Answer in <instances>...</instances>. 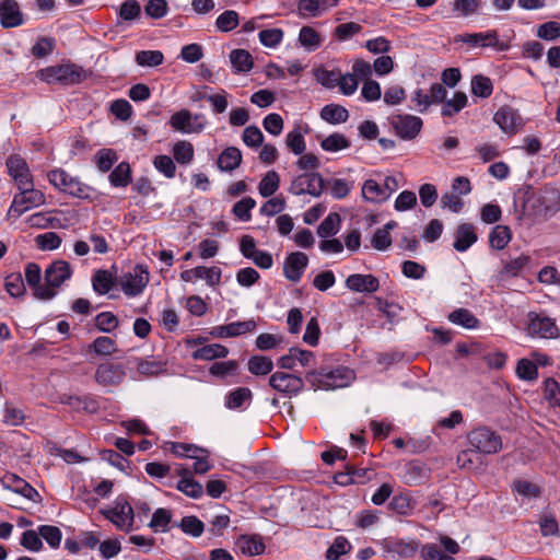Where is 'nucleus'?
Returning <instances> with one entry per match:
<instances>
[{
    "mask_svg": "<svg viewBox=\"0 0 560 560\" xmlns=\"http://www.w3.org/2000/svg\"><path fill=\"white\" fill-rule=\"evenodd\" d=\"M299 43L308 51H313L322 45V38L319 33L312 26H303L299 33Z\"/></svg>",
    "mask_w": 560,
    "mask_h": 560,
    "instance_id": "79ce46f5",
    "label": "nucleus"
},
{
    "mask_svg": "<svg viewBox=\"0 0 560 560\" xmlns=\"http://www.w3.org/2000/svg\"><path fill=\"white\" fill-rule=\"evenodd\" d=\"M115 283L116 278L109 270L98 269L92 276V287L98 295L107 294Z\"/></svg>",
    "mask_w": 560,
    "mask_h": 560,
    "instance_id": "a878e982",
    "label": "nucleus"
},
{
    "mask_svg": "<svg viewBox=\"0 0 560 560\" xmlns=\"http://www.w3.org/2000/svg\"><path fill=\"white\" fill-rule=\"evenodd\" d=\"M118 324L117 316L112 312H102L95 316V326L102 332H112Z\"/></svg>",
    "mask_w": 560,
    "mask_h": 560,
    "instance_id": "0e129e2a",
    "label": "nucleus"
},
{
    "mask_svg": "<svg viewBox=\"0 0 560 560\" xmlns=\"http://www.w3.org/2000/svg\"><path fill=\"white\" fill-rule=\"evenodd\" d=\"M467 105V95L457 91L452 100L444 102L441 114L444 117H452L459 113Z\"/></svg>",
    "mask_w": 560,
    "mask_h": 560,
    "instance_id": "c03bdc74",
    "label": "nucleus"
},
{
    "mask_svg": "<svg viewBox=\"0 0 560 560\" xmlns=\"http://www.w3.org/2000/svg\"><path fill=\"white\" fill-rule=\"evenodd\" d=\"M236 547L243 555L258 556L265 551V544L257 535H242L236 541Z\"/></svg>",
    "mask_w": 560,
    "mask_h": 560,
    "instance_id": "393cba45",
    "label": "nucleus"
},
{
    "mask_svg": "<svg viewBox=\"0 0 560 560\" xmlns=\"http://www.w3.org/2000/svg\"><path fill=\"white\" fill-rule=\"evenodd\" d=\"M341 217L337 212H330L318 225L317 235L326 238L336 235L339 232Z\"/></svg>",
    "mask_w": 560,
    "mask_h": 560,
    "instance_id": "4c0bfd02",
    "label": "nucleus"
},
{
    "mask_svg": "<svg viewBox=\"0 0 560 560\" xmlns=\"http://www.w3.org/2000/svg\"><path fill=\"white\" fill-rule=\"evenodd\" d=\"M320 118L328 124L338 125L346 122L349 118L348 110L338 104H328L320 109Z\"/></svg>",
    "mask_w": 560,
    "mask_h": 560,
    "instance_id": "c756f323",
    "label": "nucleus"
},
{
    "mask_svg": "<svg viewBox=\"0 0 560 560\" xmlns=\"http://www.w3.org/2000/svg\"><path fill=\"white\" fill-rule=\"evenodd\" d=\"M125 376L126 372L121 364L106 361L96 368L94 380L101 386L110 387L119 385Z\"/></svg>",
    "mask_w": 560,
    "mask_h": 560,
    "instance_id": "f8f14e48",
    "label": "nucleus"
},
{
    "mask_svg": "<svg viewBox=\"0 0 560 560\" xmlns=\"http://www.w3.org/2000/svg\"><path fill=\"white\" fill-rule=\"evenodd\" d=\"M248 371L256 376H264L272 372L273 362L269 357L252 355L247 363Z\"/></svg>",
    "mask_w": 560,
    "mask_h": 560,
    "instance_id": "ea45409f",
    "label": "nucleus"
},
{
    "mask_svg": "<svg viewBox=\"0 0 560 560\" xmlns=\"http://www.w3.org/2000/svg\"><path fill=\"white\" fill-rule=\"evenodd\" d=\"M326 188V180L319 173L310 172L295 176L289 187L292 195L300 196L308 194L319 197Z\"/></svg>",
    "mask_w": 560,
    "mask_h": 560,
    "instance_id": "423d86ee",
    "label": "nucleus"
},
{
    "mask_svg": "<svg viewBox=\"0 0 560 560\" xmlns=\"http://www.w3.org/2000/svg\"><path fill=\"white\" fill-rule=\"evenodd\" d=\"M284 32L281 28H267L259 32V42L268 48H275L283 40Z\"/></svg>",
    "mask_w": 560,
    "mask_h": 560,
    "instance_id": "680f3d73",
    "label": "nucleus"
},
{
    "mask_svg": "<svg viewBox=\"0 0 560 560\" xmlns=\"http://www.w3.org/2000/svg\"><path fill=\"white\" fill-rule=\"evenodd\" d=\"M253 398L252 390L247 387H237L225 395V407L229 409L242 408L249 405Z\"/></svg>",
    "mask_w": 560,
    "mask_h": 560,
    "instance_id": "c85d7f7f",
    "label": "nucleus"
},
{
    "mask_svg": "<svg viewBox=\"0 0 560 560\" xmlns=\"http://www.w3.org/2000/svg\"><path fill=\"white\" fill-rule=\"evenodd\" d=\"M24 23L23 13L16 0L0 1V24L3 28H13Z\"/></svg>",
    "mask_w": 560,
    "mask_h": 560,
    "instance_id": "6ab92c4d",
    "label": "nucleus"
},
{
    "mask_svg": "<svg viewBox=\"0 0 560 560\" xmlns=\"http://www.w3.org/2000/svg\"><path fill=\"white\" fill-rule=\"evenodd\" d=\"M173 155L179 164H189L194 159V147L188 141H178L173 147Z\"/></svg>",
    "mask_w": 560,
    "mask_h": 560,
    "instance_id": "4d7b16f0",
    "label": "nucleus"
},
{
    "mask_svg": "<svg viewBox=\"0 0 560 560\" xmlns=\"http://www.w3.org/2000/svg\"><path fill=\"white\" fill-rule=\"evenodd\" d=\"M149 282V270L145 265L138 264L132 271L120 277L119 284L127 296L141 294Z\"/></svg>",
    "mask_w": 560,
    "mask_h": 560,
    "instance_id": "6e6552de",
    "label": "nucleus"
},
{
    "mask_svg": "<svg viewBox=\"0 0 560 560\" xmlns=\"http://www.w3.org/2000/svg\"><path fill=\"white\" fill-rule=\"evenodd\" d=\"M1 482L5 489L21 494L33 502L42 501L39 492L30 482L15 474L7 472Z\"/></svg>",
    "mask_w": 560,
    "mask_h": 560,
    "instance_id": "dca6fc26",
    "label": "nucleus"
},
{
    "mask_svg": "<svg viewBox=\"0 0 560 560\" xmlns=\"http://www.w3.org/2000/svg\"><path fill=\"white\" fill-rule=\"evenodd\" d=\"M90 351L97 355H110L116 352V341L106 336L97 337L89 345L88 352Z\"/></svg>",
    "mask_w": 560,
    "mask_h": 560,
    "instance_id": "a18cd8bd",
    "label": "nucleus"
},
{
    "mask_svg": "<svg viewBox=\"0 0 560 560\" xmlns=\"http://www.w3.org/2000/svg\"><path fill=\"white\" fill-rule=\"evenodd\" d=\"M420 542L418 540L406 541L404 539H396L387 542L386 548L389 552L397 553L402 558H412L418 549Z\"/></svg>",
    "mask_w": 560,
    "mask_h": 560,
    "instance_id": "7c9ffc66",
    "label": "nucleus"
},
{
    "mask_svg": "<svg viewBox=\"0 0 560 560\" xmlns=\"http://www.w3.org/2000/svg\"><path fill=\"white\" fill-rule=\"evenodd\" d=\"M308 264V257L302 252H294L287 256L283 272L288 280L292 282L300 281Z\"/></svg>",
    "mask_w": 560,
    "mask_h": 560,
    "instance_id": "aec40b11",
    "label": "nucleus"
},
{
    "mask_svg": "<svg viewBox=\"0 0 560 560\" xmlns=\"http://www.w3.org/2000/svg\"><path fill=\"white\" fill-rule=\"evenodd\" d=\"M72 276V268L66 260H56L50 264L45 270V283L46 287L51 288L56 291L66 280Z\"/></svg>",
    "mask_w": 560,
    "mask_h": 560,
    "instance_id": "f3484780",
    "label": "nucleus"
},
{
    "mask_svg": "<svg viewBox=\"0 0 560 560\" xmlns=\"http://www.w3.org/2000/svg\"><path fill=\"white\" fill-rule=\"evenodd\" d=\"M512 238V231L508 225H495L489 234V245L492 249H503Z\"/></svg>",
    "mask_w": 560,
    "mask_h": 560,
    "instance_id": "72a5a7b5",
    "label": "nucleus"
},
{
    "mask_svg": "<svg viewBox=\"0 0 560 560\" xmlns=\"http://www.w3.org/2000/svg\"><path fill=\"white\" fill-rule=\"evenodd\" d=\"M280 178L276 171H269L258 185L259 194L267 198L272 196L279 188Z\"/></svg>",
    "mask_w": 560,
    "mask_h": 560,
    "instance_id": "09e8293b",
    "label": "nucleus"
},
{
    "mask_svg": "<svg viewBox=\"0 0 560 560\" xmlns=\"http://www.w3.org/2000/svg\"><path fill=\"white\" fill-rule=\"evenodd\" d=\"M166 450H170L177 457H197L200 453H207L206 448L199 447L195 444H188L183 442H167Z\"/></svg>",
    "mask_w": 560,
    "mask_h": 560,
    "instance_id": "58836bf2",
    "label": "nucleus"
},
{
    "mask_svg": "<svg viewBox=\"0 0 560 560\" xmlns=\"http://www.w3.org/2000/svg\"><path fill=\"white\" fill-rule=\"evenodd\" d=\"M138 372L144 376H156L166 371L165 363L156 360L135 359Z\"/></svg>",
    "mask_w": 560,
    "mask_h": 560,
    "instance_id": "37998d69",
    "label": "nucleus"
},
{
    "mask_svg": "<svg viewBox=\"0 0 560 560\" xmlns=\"http://www.w3.org/2000/svg\"><path fill=\"white\" fill-rule=\"evenodd\" d=\"M471 93L481 98H488L493 93V83L490 78L483 74H476L470 82Z\"/></svg>",
    "mask_w": 560,
    "mask_h": 560,
    "instance_id": "a19ab883",
    "label": "nucleus"
},
{
    "mask_svg": "<svg viewBox=\"0 0 560 560\" xmlns=\"http://www.w3.org/2000/svg\"><path fill=\"white\" fill-rule=\"evenodd\" d=\"M532 258L529 255L522 254L503 264L502 269L498 272L500 280H508L510 278L518 277L522 271L529 265Z\"/></svg>",
    "mask_w": 560,
    "mask_h": 560,
    "instance_id": "5701e85b",
    "label": "nucleus"
},
{
    "mask_svg": "<svg viewBox=\"0 0 560 560\" xmlns=\"http://www.w3.org/2000/svg\"><path fill=\"white\" fill-rule=\"evenodd\" d=\"M38 534L51 548H58L61 542L62 533L59 527L54 525L38 526Z\"/></svg>",
    "mask_w": 560,
    "mask_h": 560,
    "instance_id": "e2e57ef3",
    "label": "nucleus"
},
{
    "mask_svg": "<svg viewBox=\"0 0 560 560\" xmlns=\"http://www.w3.org/2000/svg\"><path fill=\"white\" fill-rule=\"evenodd\" d=\"M528 331L541 338H558L560 335L555 319L535 312L528 313Z\"/></svg>",
    "mask_w": 560,
    "mask_h": 560,
    "instance_id": "4468645a",
    "label": "nucleus"
},
{
    "mask_svg": "<svg viewBox=\"0 0 560 560\" xmlns=\"http://www.w3.org/2000/svg\"><path fill=\"white\" fill-rule=\"evenodd\" d=\"M242 159V152L238 148L228 147L218 156L217 166L221 172L231 173L240 167Z\"/></svg>",
    "mask_w": 560,
    "mask_h": 560,
    "instance_id": "b1692460",
    "label": "nucleus"
},
{
    "mask_svg": "<svg viewBox=\"0 0 560 560\" xmlns=\"http://www.w3.org/2000/svg\"><path fill=\"white\" fill-rule=\"evenodd\" d=\"M428 477L425 467L418 460L405 465V483L416 486L422 483Z\"/></svg>",
    "mask_w": 560,
    "mask_h": 560,
    "instance_id": "473e14b6",
    "label": "nucleus"
},
{
    "mask_svg": "<svg viewBox=\"0 0 560 560\" xmlns=\"http://www.w3.org/2000/svg\"><path fill=\"white\" fill-rule=\"evenodd\" d=\"M95 158L96 166L103 173L110 171L118 161L117 152L113 149H101Z\"/></svg>",
    "mask_w": 560,
    "mask_h": 560,
    "instance_id": "6e6d98bb",
    "label": "nucleus"
},
{
    "mask_svg": "<svg viewBox=\"0 0 560 560\" xmlns=\"http://www.w3.org/2000/svg\"><path fill=\"white\" fill-rule=\"evenodd\" d=\"M493 121L509 136L516 135L525 125L518 110L510 105L501 106L493 115Z\"/></svg>",
    "mask_w": 560,
    "mask_h": 560,
    "instance_id": "9d476101",
    "label": "nucleus"
},
{
    "mask_svg": "<svg viewBox=\"0 0 560 560\" xmlns=\"http://www.w3.org/2000/svg\"><path fill=\"white\" fill-rule=\"evenodd\" d=\"M536 35L542 40H557L560 38V23L556 21L542 23L537 27Z\"/></svg>",
    "mask_w": 560,
    "mask_h": 560,
    "instance_id": "338daca9",
    "label": "nucleus"
},
{
    "mask_svg": "<svg viewBox=\"0 0 560 560\" xmlns=\"http://www.w3.org/2000/svg\"><path fill=\"white\" fill-rule=\"evenodd\" d=\"M256 206L255 199L252 197H244L240 201L235 202L232 208V213L241 221L247 222L250 220V211Z\"/></svg>",
    "mask_w": 560,
    "mask_h": 560,
    "instance_id": "13d9d810",
    "label": "nucleus"
},
{
    "mask_svg": "<svg viewBox=\"0 0 560 560\" xmlns=\"http://www.w3.org/2000/svg\"><path fill=\"white\" fill-rule=\"evenodd\" d=\"M447 318L451 323L467 329H476L480 326V320L467 308H456L448 314Z\"/></svg>",
    "mask_w": 560,
    "mask_h": 560,
    "instance_id": "cd10ccee",
    "label": "nucleus"
},
{
    "mask_svg": "<svg viewBox=\"0 0 560 560\" xmlns=\"http://www.w3.org/2000/svg\"><path fill=\"white\" fill-rule=\"evenodd\" d=\"M45 203V195L34 186L21 188L13 198L9 215L19 218L24 212Z\"/></svg>",
    "mask_w": 560,
    "mask_h": 560,
    "instance_id": "0eeeda50",
    "label": "nucleus"
},
{
    "mask_svg": "<svg viewBox=\"0 0 560 560\" xmlns=\"http://www.w3.org/2000/svg\"><path fill=\"white\" fill-rule=\"evenodd\" d=\"M104 517L110 521L117 529L130 532L135 522V511L127 498L118 495L110 509L101 510Z\"/></svg>",
    "mask_w": 560,
    "mask_h": 560,
    "instance_id": "20e7f679",
    "label": "nucleus"
},
{
    "mask_svg": "<svg viewBox=\"0 0 560 560\" xmlns=\"http://www.w3.org/2000/svg\"><path fill=\"white\" fill-rule=\"evenodd\" d=\"M25 280L30 288L33 289L34 296L38 300L47 301L56 296L57 291L40 284L42 270L36 262H28L24 269Z\"/></svg>",
    "mask_w": 560,
    "mask_h": 560,
    "instance_id": "ddd939ff",
    "label": "nucleus"
},
{
    "mask_svg": "<svg viewBox=\"0 0 560 560\" xmlns=\"http://www.w3.org/2000/svg\"><path fill=\"white\" fill-rule=\"evenodd\" d=\"M172 521V513L167 509L160 508L154 511L152 518L149 523V527H151L154 532L165 533L168 530V524Z\"/></svg>",
    "mask_w": 560,
    "mask_h": 560,
    "instance_id": "8fccbe9b",
    "label": "nucleus"
},
{
    "mask_svg": "<svg viewBox=\"0 0 560 560\" xmlns=\"http://www.w3.org/2000/svg\"><path fill=\"white\" fill-rule=\"evenodd\" d=\"M362 195L365 200L380 203L385 201L389 195L374 179H368L362 187Z\"/></svg>",
    "mask_w": 560,
    "mask_h": 560,
    "instance_id": "e433bc0d",
    "label": "nucleus"
},
{
    "mask_svg": "<svg viewBox=\"0 0 560 560\" xmlns=\"http://www.w3.org/2000/svg\"><path fill=\"white\" fill-rule=\"evenodd\" d=\"M388 509L398 515L408 516L415 509V502L407 492H400L392 498Z\"/></svg>",
    "mask_w": 560,
    "mask_h": 560,
    "instance_id": "2f4dec72",
    "label": "nucleus"
},
{
    "mask_svg": "<svg viewBox=\"0 0 560 560\" xmlns=\"http://www.w3.org/2000/svg\"><path fill=\"white\" fill-rule=\"evenodd\" d=\"M257 327L256 320L250 318L244 322H234L228 325L214 326L210 330L213 338H231L241 335L253 332Z\"/></svg>",
    "mask_w": 560,
    "mask_h": 560,
    "instance_id": "a211bd4d",
    "label": "nucleus"
},
{
    "mask_svg": "<svg viewBox=\"0 0 560 560\" xmlns=\"http://www.w3.org/2000/svg\"><path fill=\"white\" fill-rule=\"evenodd\" d=\"M203 115L196 114L194 116L196 124H191L192 115L188 109H180L174 113L170 118V125L173 129L184 133L201 132L205 129Z\"/></svg>",
    "mask_w": 560,
    "mask_h": 560,
    "instance_id": "2eb2a0df",
    "label": "nucleus"
},
{
    "mask_svg": "<svg viewBox=\"0 0 560 560\" xmlns=\"http://www.w3.org/2000/svg\"><path fill=\"white\" fill-rule=\"evenodd\" d=\"M478 240L476 229L471 223H460L454 232L453 247L459 253L468 250Z\"/></svg>",
    "mask_w": 560,
    "mask_h": 560,
    "instance_id": "4be33fe9",
    "label": "nucleus"
},
{
    "mask_svg": "<svg viewBox=\"0 0 560 560\" xmlns=\"http://www.w3.org/2000/svg\"><path fill=\"white\" fill-rule=\"evenodd\" d=\"M269 386L285 397L291 398L303 390L304 380L298 375L278 371L270 375Z\"/></svg>",
    "mask_w": 560,
    "mask_h": 560,
    "instance_id": "1a4fd4ad",
    "label": "nucleus"
},
{
    "mask_svg": "<svg viewBox=\"0 0 560 560\" xmlns=\"http://www.w3.org/2000/svg\"><path fill=\"white\" fill-rule=\"evenodd\" d=\"M176 489L192 499H199L203 494V487L192 477H183L177 482Z\"/></svg>",
    "mask_w": 560,
    "mask_h": 560,
    "instance_id": "de8ad7c7",
    "label": "nucleus"
},
{
    "mask_svg": "<svg viewBox=\"0 0 560 560\" xmlns=\"http://www.w3.org/2000/svg\"><path fill=\"white\" fill-rule=\"evenodd\" d=\"M470 447L477 454L492 455L502 450V439L488 427H479L471 430L467 435Z\"/></svg>",
    "mask_w": 560,
    "mask_h": 560,
    "instance_id": "7ed1b4c3",
    "label": "nucleus"
},
{
    "mask_svg": "<svg viewBox=\"0 0 560 560\" xmlns=\"http://www.w3.org/2000/svg\"><path fill=\"white\" fill-rule=\"evenodd\" d=\"M164 61L160 50H140L136 54V62L141 67H158Z\"/></svg>",
    "mask_w": 560,
    "mask_h": 560,
    "instance_id": "5fc2aeb1",
    "label": "nucleus"
},
{
    "mask_svg": "<svg viewBox=\"0 0 560 560\" xmlns=\"http://www.w3.org/2000/svg\"><path fill=\"white\" fill-rule=\"evenodd\" d=\"M240 24V15L234 10H226L215 20V26L219 31L228 33L233 31Z\"/></svg>",
    "mask_w": 560,
    "mask_h": 560,
    "instance_id": "603ef678",
    "label": "nucleus"
},
{
    "mask_svg": "<svg viewBox=\"0 0 560 560\" xmlns=\"http://www.w3.org/2000/svg\"><path fill=\"white\" fill-rule=\"evenodd\" d=\"M351 548V544L345 536H337L327 549L326 558L327 560H340V557L350 552Z\"/></svg>",
    "mask_w": 560,
    "mask_h": 560,
    "instance_id": "3c124183",
    "label": "nucleus"
},
{
    "mask_svg": "<svg viewBox=\"0 0 560 560\" xmlns=\"http://www.w3.org/2000/svg\"><path fill=\"white\" fill-rule=\"evenodd\" d=\"M395 133L404 140L415 139L422 129V119L412 115H395L390 118Z\"/></svg>",
    "mask_w": 560,
    "mask_h": 560,
    "instance_id": "9b49d317",
    "label": "nucleus"
},
{
    "mask_svg": "<svg viewBox=\"0 0 560 560\" xmlns=\"http://www.w3.org/2000/svg\"><path fill=\"white\" fill-rule=\"evenodd\" d=\"M285 144L295 155H301L305 151V140L300 126L287 135Z\"/></svg>",
    "mask_w": 560,
    "mask_h": 560,
    "instance_id": "69168bd1",
    "label": "nucleus"
},
{
    "mask_svg": "<svg viewBox=\"0 0 560 560\" xmlns=\"http://www.w3.org/2000/svg\"><path fill=\"white\" fill-rule=\"evenodd\" d=\"M229 354V349L220 343L206 345L196 349L191 353L194 360L211 361L214 359L225 358Z\"/></svg>",
    "mask_w": 560,
    "mask_h": 560,
    "instance_id": "bb28decb",
    "label": "nucleus"
},
{
    "mask_svg": "<svg viewBox=\"0 0 560 560\" xmlns=\"http://www.w3.org/2000/svg\"><path fill=\"white\" fill-rule=\"evenodd\" d=\"M55 47L56 39L54 37L42 36L38 37L31 51L36 58H45L54 51Z\"/></svg>",
    "mask_w": 560,
    "mask_h": 560,
    "instance_id": "052dcab7",
    "label": "nucleus"
},
{
    "mask_svg": "<svg viewBox=\"0 0 560 560\" xmlns=\"http://www.w3.org/2000/svg\"><path fill=\"white\" fill-rule=\"evenodd\" d=\"M350 145V141L339 132H334L320 141L322 149L327 152H337Z\"/></svg>",
    "mask_w": 560,
    "mask_h": 560,
    "instance_id": "49530a36",
    "label": "nucleus"
},
{
    "mask_svg": "<svg viewBox=\"0 0 560 560\" xmlns=\"http://www.w3.org/2000/svg\"><path fill=\"white\" fill-rule=\"evenodd\" d=\"M49 183L58 190L72 197L86 199L90 197V187L80 182L79 178L72 177L65 170L57 168L48 173Z\"/></svg>",
    "mask_w": 560,
    "mask_h": 560,
    "instance_id": "39448f33",
    "label": "nucleus"
},
{
    "mask_svg": "<svg viewBox=\"0 0 560 560\" xmlns=\"http://www.w3.org/2000/svg\"><path fill=\"white\" fill-rule=\"evenodd\" d=\"M353 378V370L347 366H337L330 370L322 366L308 371L305 374V381L308 382L312 387L326 390L348 386Z\"/></svg>",
    "mask_w": 560,
    "mask_h": 560,
    "instance_id": "f257e3e1",
    "label": "nucleus"
},
{
    "mask_svg": "<svg viewBox=\"0 0 560 560\" xmlns=\"http://www.w3.org/2000/svg\"><path fill=\"white\" fill-rule=\"evenodd\" d=\"M180 529L192 537H200L205 530V524L198 517L184 516L179 523Z\"/></svg>",
    "mask_w": 560,
    "mask_h": 560,
    "instance_id": "bf43d9fd",
    "label": "nucleus"
},
{
    "mask_svg": "<svg viewBox=\"0 0 560 560\" xmlns=\"http://www.w3.org/2000/svg\"><path fill=\"white\" fill-rule=\"evenodd\" d=\"M421 557L423 560H455L452 556L446 555L435 544H425L421 547Z\"/></svg>",
    "mask_w": 560,
    "mask_h": 560,
    "instance_id": "774afa93",
    "label": "nucleus"
},
{
    "mask_svg": "<svg viewBox=\"0 0 560 560\" xmlns=\"http://www.w3.org/2000/svg\"><path fill=\"white\" fill-rule=\"evenodd\" d=\"M37 78L48 84L74 85L83 82L86 74L81 66L67 62L40 69Z\"/></svg>",
    "mask_w": 560,
    "mask_h": 560,
    "instance_id": "f03ea898",
    "label": "nucleus"
},
{
    "mask_svg": "<svg viewBox=\"0 0 560 560\" xmlns=\"http://www.w3.org/2000/svg\"><path fill=\"white\" fill-rule=\"evenodd\" d=\"M4 288L12 298H20L25 294V284L20 272H13L5 277Z\"/></svg>",
    "mask_w": 560,
    "mask_h": 560,
    "instance_id": "864d4df0",
    "label": "nucleus"
},
{
    "mask_svg": "<svg viewBox=\"0 0 560 560\" xmlns=\"http://www.w3.org/2000/svg\"><path fill=\"white\" fill-rule=\"evenodd\" d=\"M345 283L349 290L360 293H374L380 289V280L371 273H352Z\"/></svg>",
    "mask_w": 560,
    "mask_h": 560,
    "instance_id": "412c9836",
    "label": "nucleus"
},
{
    "mask_svg": "<svg viewBox=\"0 0 560 560\" xmlns=\"http://www.w3.org/2000/svg\"><path fill=\"white\" fill-rule=\"evenodd\" d=\"M230 61L235 72H249L254 67L252 55L245 49H234L230 52Z\"/></svg>",
    "mask_w": 560,
    "mask_h": 560,
    "instance_id": "c9c22d12",
    "label": "nucleus"
},
{
    "mask_svg": "<svg viewBox=\"0 0 560 560\" xmlns=\"http://www.w3.org/2000/svg\"><path fill=\"white\" fill-rule=\"evenodd\" d=\"M109 183L114 187L125 188L131 183V167L128 162H120L109 174Z\"/></svg>",
    "mask_w": 560,
    "mask_h": 560,
    "instance_id": "f704fd0d",
    "label": "nucleus"
}]
</instances>
